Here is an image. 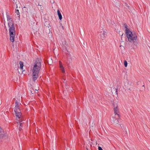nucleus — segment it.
<instances>
[{"mask_svg": "<svg viewBox=\"0 0 150 150\" xmlns=\"http://www.w3.org/2000/svg\"><path fill=\"white\" fill-rule=\"evenodd\" d=\"M86 149H87V150H88V149L87 148H86Z\"/></svg>", "mask_w": 150, "mask_h": 150, "instance_id": "4be33fe9", "label": "nucleus"}, {"mask_svg": "<svg viewBox=\"0 0 150 150\" xmlns=\"http://www.w3.org/2000/svg\"><path fill=\"white\" fill-rule=\"evenodd\" d=\"M10 39V41L13 42L15 41V36L16 34L15 30H9Z\"/></svg>", "mask_w": 150, "mask_h": 150, "instance_id": "423d86ee", "label": "nucleus"}, {"mask_svg": "<svg viewBox=\"0 0 150 150\" xmlns=\"http://www.w3.org/2000/svg\"><path fill=\"white\" fill-rule=\"evenodd\" d=\"M41 59L37 58L35 61L32 72V79L34 81L36 80L38 77V74L41 68Z\"/></svg>", "mask_w": 150, "mask_h": 150, "instance_id": "f257e3e1", "label": "nucleus"}, {"mask_svg": "<svg viewBox=\"0 0 150 150\" xmlns=\"http://www.w3.org/2000/svg\"><path fill=\"white\" fill-rule=\"evenodd\" d=\"M18 8L17 5H16V8Z\"/></svg>", "mask_w": 150, "mask_h": 150, "instance_id": "6ab92c4d", "label": "nucleus"}, {"mask_svg": "<svg viewBox=\"0 0 150 150\" xmlns=\"http://www.w3.org/2000/svg\"><path fill=\"white\" fill-rule=\"evenodd\" d=\"M8 24L9 27V30H15L13 24V21L12 19H7Z\"/></svg>", "mask_w": 150, "mask_h": 150, "instance_id": "20e7f679", "label": "nucleus"}, {"mask_svg": "<svg viewBox=\"0 0 150 150\" xmlns=\"http://www.w3.org/2000/svg\"><path fill=\"white\" fill-rule=\"evenodd\" d=\"M98 150H103V149H102L101 147L100 146H98Z\"/></svg>", "mask_w": 150, "mask_h": 150, "instance_id": "f3484780", "label": "nucleus"}, {"mask_svg": "<svg viewBox=\"0 0 150 150\" xmlns=\"http://www.w3.org/2000/svg\"><path fill=\"white\" fill-rule=\"evenodd\" d=\"M21 105V104L19 103V102L16 100L15 102V106L14 110L15 115L17 118L18 117L19 119L20 122H22L23 120H22L23 117L22 115V113L19 108L20 105Z\"/></svg>", "mask_w": 150, "mask_h": 150, "instance_id": "7ed1b4c3", "label": "nucleus"}, {"mask_svg": "<svg viewBox=\"0 0 150 150\" xmlns=\"http://www.w3.org/2000/svg\"><path fill=\"white\" fill-rule=\"evenodd\" d=\"M57 14L59 17V19H62V16L60 13V12L59 10H57Z\"/></svg>", "mask_w": 150, "mask_h": 150, "instance_id": "9d476101", "label": "nucleus"}, {"mask_svg": "<svg viewBox=\"0 0 150 150\" xmlns=\"http://www.w3.org/2000/svg\"><path fill=\"white\" fill-rule=\"evenodd\" d=\"M113 122L115 124H117L118 123V120L116 118H115Z\"/></svg>", "mask_w": 150, "mask_h": 150, "instance_id": "ddd939ff", "label": "nucleus"}, {"mask_svg": "<svg viewBox=\"0 0 150 150\" xmlns=\"http://www.w3.org/2000/svg\"><path fill=\"white\" fill-rule=\"evenodd\" d=\"M16 13L17 14V18H20V15H19V10L18 9H16Z\"/></svg>", "mask_w": 150, "mask_h": 150, "instance_id": "9b49d317", "label": "nucleus"}, {"mask_svg": "<svg viewBox=\"0 0 150 150\" xmlns=\"http://www.w3.org/2000/svg\"><path fill=\"white\" fill-rule=\"evenodd\" d=\"M22 123H21L20 125V126L18 128V129L19 131H21L22 130V126L21 125Z\"/></svg>", "mask_w": 150, "mask_h": 150, "instance_id": "2eb2a0df", "label": "nucleus"}, {"mask_svg": "<svg viewBox=\"0 0 150 150\" xmlns=\"http://www.w3.org/2000/svg\"><path fill=\"white\" fill-rule=\"evenodd\" d=\"M59 62L60 70L62 73L65 74V71L64 68L63 66L62 63L60 61H59Z\"/></svg>", "mask_w": 150, "mask_h": 150, "instance_id": "0eeeda50", "label": "nucleus"}, {"mask_svg": "<svg viewBox=\"0 0 150 150\" xmlns=\"http://www.w3.org/2000/svg\"><path fill=\"white\" fill-rule=\"evenodd\" d=\"M3 130L0 127V137L3 136Z\"/></svg>", "mask_w": 150, "mask_h": 150, "instance_id": "f8f14e48", "label": "nucleus"}, {"mask_svg": "<svg viewBox=\"0 0 150 150\" xmlns=\"http://www.w3.org/2000/svg\"><path fill=\"white\" fill-rule=\"evenodd\" d=\"M19 64L20 65V68L22 70H23V62H22L21 61H20Z\"/></svg>", "mask_w": 150, "mask_h": 150, "instance_id": "1a4fd4ad", "label": "nucleus"}, {"mask_svg": "<svg viewBox=\"0 0 150 150\" xmlns=\"http://www.w3.org/2000/svg\"><path fill=\"white\" fill-rule=\"evenodd\" d=\"M124 65L125 67H126L127 65V61L125 60L124 62Z\"/></svg>", "mask_w": 150, "mask_h": 150, "instance_id": "4468645a", "label": "nucleus"}, {"mask_svg": "<svg viewBox=\"0 0 150 150\" xmlns=\"http://www.w3.org/2000/svg\"><path fill=\"white\" fill-rule=\"evenodd\" d=\"M60 21H59V22L60 24H61L62 25V19H60Z\"/></svg>", "mask_w": 150, "mask_h": 150, "instance_id": "a211bd4d", "label": "nucleus"}, {"mask_svg": "<svg viewBox=\"0 0 150 150\" xmlns=\"http://www.w3.org/2000/svg\"><path fill=\"white\" fill-rule=\"evenodd\" d=\"M114 113L115 115H118V117H119V112L118 106H117L116 107H115L114 109Z\"/></svg>", "mask_w": 150, "mask_h": 150, "instance_id": "6e6552de", "label": "nucleus"}, {"mask_svg": "<svg viewBox=\"0 0 150 150\" xmlns=\"http://www.w3.org/2000/svg\"><path fill=\"white\" fill-rule=\"evenodd\" d=\"M13 0L14 1V2L15 1V0Z\"/></svg>", "mask_w": 150, "mask_h": 150, "instance_id": "412c9836", "label": "nucleus"}, {"mask_svg": "<svg viewBox=\"0 0 150 150\" xmlns=\"http://www.w3.org/2000/svg\"><path fill=\"white\" fill-rule=\"evenodd\" d=\"M123 27L125 29V33L127 37L128 38L129 41V42H134V40H136L137 37L135 33H133L127 28V25L126 23L124 24Z\"/></svg>", "mask_w": 150, "mask_h": 150, "instance_id": "f03ea898", "label": "nucleus"}, {"mask_svg": "<svg viewBox=\"0 0 150 150\" xmlns=\"http://www.w3.org/2000/svg\"><path fill=\"white\" fill-rule=\"evenodd\" d=\"M99 35L100 39L101 40H104L107 36L106 31L103 29L100 30Z\"/></svg>", "mask_w": 150, "mask_h": 150, "instance_id": "39448f33", "label": "nucleus"}, {"mask_svg": "<svg viewBox=\"0 0 150 150\" xmlns=\"http://www.w3.org/2000/svg\"><path fill=\"white\" fill-rule=\"evenodd\" d=\"M6 17L7 19H11V17L10 16L9 14H8V13H6Z\"/></svg>", "mask_w": 150, "mask_h": 150, "instance_id": "dca6fc26", "label": "nucleus"}, {"mask_svg": "<svg viewBox=\"0 0 150 150\" xmlns=\"http://www.w3.org/2000/svg\"><path fill=\"white\" fill-rule=\"evenodd\" d=\"M38 5L40 6H41V5H40L39 4H38Z\"/></svg>", "mask_w": 150, "mask_h": 150, "instance_id": "aec40b11", "label": "nucleus"}]
</instances>
